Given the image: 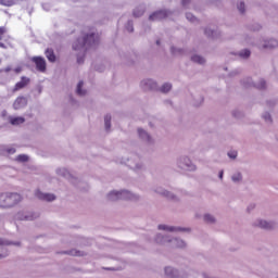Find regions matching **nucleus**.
Instances as JSON below:
<instances>
[{"label":"nucleus","instance_id":"obj_1","mask_svg":"<svg viewBox=\"0 0 278 278\" xmlns=\"http://www.w3.org/2000/svg\"><path fill=\"white\" fill-rule=\"evenodd\" d=\"M23 201V197L18 193H2L0 195V207H14Z\"/></svg>","mask_w":278,"mask_h":278},{"label":"nucleus","instance_id":"obj_2","mask_svg":"<svg viewBox=\"0 0 278 278\" xmlns=\"http://www.w3.org/2000/svg\"><path fill=\"white\" fill-rule=\"evenodd\" d=\"M99 42V36L94 35V33H91L89 35H86L83 39V42H79V39L74 42L73 49L74 51H79V49H84V47H92V45H97Z\"/></svg>","mask_w":278,"mask_h":278},{"label":"nucleus","instance_id":"obj_3","mask_svg":"<svg viewBox=\"0 0 278 278\" xmlns=\"http://www.w3.org/2000/svg\"><path fill=\"white\" fill-rule=\"evenodd\" d=\"M136 195L131 194L129 191H112L109 194V199L111 201H118V199H124V200H134Z\"/></svg>","mask_w":278,"mask_h":278},{"label":"nucleus","instance_id":"obj_4","mask_svg":"<svg viewBox=\"0 0 278 278\" xmlns=\"http://www.w3.org/2000/svg\"><path fill=\"white\" fill-rule=\"evenodd\" d=\"M31 62L36 65L39 73H45L47 71V61L42 56H33Z\"/></svg>","mask_w":278,"mask_h":278},{"label":"nucleus","instance_id":"obj_5","mask_svg":"<svg viewBox=\"0 0 278 278\" xmlns=\"http://www.w3.org/2000/svg\"><path fill=\"white\" fill-rule=\"evenodd\" d=\"M28 84H31V79L27 76H22L21 80L15 84L12 89V92H18V90H23V88H27Z\"/></svg>","mask_w":278,"mask_h":278},{"label":"nucleus","instance_id":"obj_6","mask_svg":"<svg viewBox=\"0 0 278 278\" xmlns=\"http://www.w3.org/2000/svg\"><path fill=\"white\" fill-rule=\"evenodd\" d=\"M35 195L41 201H55V195L53 193H42V191L37 190Z\"/></svg>","mask_w":278,"mask_h":278},{"label":"nucleus","instance_id":"obj_7","mask_svg":"<svg viewBox=\"0 0 278 278\" xmlns=\"http://www.w3.org/2000/svg\"><path fill=\"white\" fill-rule=\"evenodd\" d=\"M168 16V13L166 11H157L154 12L152 15H150V21H162V18H166Z\"/></svg>","mask_w":278,"mask_h":278},{"label":"nucleus","instance_id":"obj_8","mask_svg":"<svg viewBox=\"0 0 278 278\" xmlns=\"http://www.w3.org/2000/svg\"><path fill=\"white\" fill-rule=\"evenodd\" d=\"M27 105V99L25 97H18L13 103L14 110H21V108H25Z\"/></svg>","mask_w":278,"mask_h":278},{"label":"nucleus","instance_id":"obj_9","mask_svg":"<svg viewBox=\"0 0 278 278\" xmlns=\"http://www.w3.org/2000/svg\"><path fill=\"white\" fill-rule=\"evenodd\" d=\"M45 55H46V58L48 59L49 62H55V60H56L55 52L51 48H48L46 50Z\"/></svg>","mask_w":278,"mask_h":278},{"label":"nucleus","instance_id":"obj_10","mask_svg":"<svg viewBox=\"0 0 278 278\" xmlns=\"http://www.w3.org/2000/svg\"><path fill=\"white\" fill-rule=\"evenodd\" d=\"M276 47H278L277 39H270L263 46V49H276Z\"/></svg>","mask_w":278,"mask_h":278},{"label":"nucleus","instance_id":"obj_11","mask_svg":"<svg viewBox=\"0 0 278 278\" xmlns=\"http://www.w3.org/2000/svg\"><path fill=\"white\" fill-rule=\"evenodd\" d=\"M10 123L11 125H23V123H25L24 117H10Z\"/></svg>","mask_w":278,"mask_h":278},{"label":"nucleus","instance_id":"obj_12","mask_svg":"<svg viewBox=\"0 0 278 278\" xmlns=\"http://www.w3.org/2000/svg\"><path fill=\"white\" fill-rule=\"evenodd\" d=\"M139 137H141L142 140H146L147 142H151V136L142 129H138Z\"/></svg>","mask_w":278,"mask_h":278},{"label":"nucleus","instance_id":"obj_13","mask_svg":"<svg viewBox=\"0 0 278 278\" xmlns=\"http://www.w3.org/2000/svg\"><path fill=\"white\" fill-rule=\"evenodd\" d=\"M165 274L169 278H176L177 277V270L173 269V267H166L165 268Z\"/></svg>","mask_w":278,"mask_h":278},{"label":"nucleus","instance_id":"obj_14","mask_svg":"<svg viewBox=\"0 0 278 278\" xmlns=\"http://www.w3.org/2000/svg\"><path fill=\"white\" fill-rule=\"evenodd\" d=\"M112 116L111 115H106L104 117V125H105V129L106 131H110V128L112 127Z\"/></svg>","mask_w":278,"mask_h":278},{"label":"nucleus","instance_id":"obj_15","mask_svg":"<svg viewBox=\"0 0 278 278\" xmlns=\"http://www.w3.org/2000/svg\"><path fill=\"white\" fill-rule=\"evenodd\" d=\"M192 62H195L197 64H205V59L201 55H193L191 58Z\"/></svg>","mask_w":278,"mask_h":278},{"label":"nucleus","instance_id":"obj_16","mask_svg":"<svg viewBox=\"0 0 278 278\" xmlns=\"http://www.w3.org/2000/svg\"><path fill=\"white\" fill-rule=\"evenodd\" d=\"M258 227H261L262 229H273V224L265 220H261L258 223Z\"/></svg>","mask_w":278,"mask_h":278},{"label":"nucleus","instance_id":"obj_17","mask_svg":"<svg viewBox=\"0 0 278 278\" xmlns=\"http://www.w3.org/2000/svg\"><path fill=\"white\" fill-rule=\"evenodd\" d=\"M81 88H84V83L83 80H80L77 85V89L76 92L77 94H79V97H84V94H86V91L81 90Z\"/></svg>","mask_w":278,"mask_h":278},{"label":"nucleus","instance_id":"obj_18","mask_svg":"<svg viewBox=\"0 0 278 278\" xmlns=\"http://www.w3.org/2000/svg\"><path fill=\"white\" fill-rule=\"evenodd\" d=\"M4 34H5V27L1 26L0 27V40H3ZM0 48L5 49V43L0 42Z\"/></svg>","mask_w":278,"mask_h":278},{"label":"nucleus","instance_id":"obj_19","mask_svg":"<svg viewBox=\"0 0 278 278\" xmlns=\"http://www.w3.org/2000/svg\"><path fill=\"white\" fill-rule=\"evenodd\" d=\"M173 89V85L166 83L161 87V92H170Z\"/></svg>","mask_w":278,"mask_h":278},{"label":"nucleus","instance_id":"obj_20","mask_svg":"<svg viewBox=\"0 0 278 278\" xmlns=\"http://www.w3.org/2000/svg\"><path fill=\"white\" fill-rule=\"evenodd\" d=\"M159 229H162L163 231H176L177 229L174 227H168L166 225H159Z\"/></svg>","mask_w":278,"mask_h":278},{"label":"nucleus","instance_id":"obj_21","mask_svg":"<svg viewBox=\"0 0 278 278\" xmlns=\"http://www.w3.org/2000/svg\"><path fill=\"white\" fill-rule=\"evenodd\" d=\"M143 84L144 86H149L150 90H153L157 86V84L153 83V80L151 79H149L148 81H144Z\"/></svg>","mask_w":278,"mask_h":278},{"label":"nucleus","instance_id":"obj_22","mask_svg":"<svg viewBox=\"0 0 278 278\" xmlns=\"http://www.w3.org/2000/svg\"><path fill=\"white\" fill-rule=\"evenodd\" d=\"M17 162H28L29 161V156H27L26 154H20L16 157Z\"/></svg>","mask_w":278,"mask_h":278},{"label":"nucleus","instance_id":"obj_23","mask_svg":"<svg viewBox=\"0 0 278 278\" xmlns=\"http://www.w3.org/2000/svg\"><path fill=\"white\" fill-rule=\"evenodd\" d=\"M240 56L241 58H250L251 56V50L245 49V50L241 51Z\"/></svg>","mask_w":278,"mask_h":278},{"label":"nucleus","instance_id":"obj_24","mask_svg":"<svg viewBox=\"0 0 278 278\" xmlns=\"http://www.w3.org/2000/svg\"><path fill=\"white\" fill-rule=\"evenodd\" d=\"M205 223H215V218L212 215H204Z\"/></svg>","mask_w":278,"mask_h":278},{"label":"nucleus","instance_id":"obj_25","mask_svg":"<svg viewBox=\"0 0 278 278\" xmlns=\"http://www.w3.org/2000/svg\"><path fill=\"white\" fill-rule=\"evenodd\" d=\"M174 243L176 244V247L182 249V247H186V243L181 240L175 239Z\"/></svg>","mask_w":278,"mask_h":278},{"label":"nucleus","instance_id":"obj_26","mask_svg":"<svg viewBox=\"0 0 278 278\" xmlns=\"http://www.w3.org/2000/svg\"><path fill=\"white\" fill-rule=\"evenodd\" d=\"M256 88H258V90H264V88H266V80H261L258 85H256Z\"/></svg>","mask_w":278,"mask_h":278},{"label":"nucleus","instance_id":"obj_27","mask_svg":"<svg viewBox=\"0 0 278 278\" xmlns=\"http://www.w3.org/2000/svg\"><path fill=\"white\" fill-rule=\"evenodd\" d=\"M186 16H187V20L190 21L191 23H194L197 21V17H194V15H192L191 13H187Z\"/></svg>","mask_w":278,"mask_h":278},{"label":"nucleus","instance_id":"obj_28","mask_svg":"<svg viewBox=\"0 0 278 278\" xmlns=\"http://www.w3.org/2000/svg\"><path fill=\"white\" fill-rule=\"evenodd\" d=\"M228 156H230L231 160H236V157H238V152L237 151H230V152H228Z\"/></svg>","mask_w":278,"mask_h":278},{"label":"nucleus","instance_id":"obj_29","mask_svg":"<svg viewBox=\"0 0 278 278\" xmlns=\"http://www.w3.org/2000/svg\"><path fill=\"white\" fill-rule=\"evenodd\" d=\"M242 180V174H236L232 176V181H241Z\"/></svg>","mask_w":278,"mask_h":278},{"label":"nucleus","instance_id":"obj_30","mask_svg":"<svg viewBox=\"0 0 278 278\" xmlns=\"http://www.w3.org/2000/svg\"><path fill=\"white\" fill-rule=\"evenodd\" d=\"M238 10H239V12H241V14H244V2H240L238 4Z\"/></svg>","mask_w":278,"mask_h":278},{"label":"nucleus","instance_id":"obj_31","mask_svg":"<svg viewBox=\"0 0 278 278\" xmlns=\"http://www.w3.org/2000/svg\"><path fill=\"white\" fill-rule=\"evenodd\" d=\"M204 34L208 37H214V30H208L207 28L204 30Z\"/></svg>","mask_w":278,"mask_h":278},{"label":"nucleus","instance_id":"obj_32","mask_svg":"<svg viewBox=\"0 0 278 278\" xmlns=\"http://www.w3.org/2000/svg\"><path fill=\"white\" fill-rule=\"evenodd\" d=\"M264 118H265V121H270V123H273V118L270 117V113H266L264 115Z\"/></svg>","mask_w":278,"mask_h":278},{"label":"nucleus","instance_id":"obj_33","mask_svg":"<svg viewBox=\"0 0 278 278\" xmlns=\"http://www.w3.org/2000/svg\"><path fill=\"white\" fill-rule=\"evenodd\" d=\"M7 152H9L10 154H14L16 153V149L11 148V149H8Z\"/></svg>","mask_w":278,"mask_h":278},{"label":"nucleus","instance_id":"obj_34","mask_svg":"<svg viewBox=\"0 0 278 278\" xmlns=\"http://www.w3.org/2000/svg\"><path fill=\"white\" fill-rule=\"evenodd\" d=\"M134 16H142V12H134Z\"/></svg>","mask_w":278,"mask_h":278},{"label":"nucleus","instance_id":"obj_35","mask_svg":"<svg viewBox=\"0 0 278 278\" xmlns=\"http://www.w3.org/2000/svg\"><path fill=\"white\" fill-rule=\"evenodd\" d=\"M190 3V0H182V5H188Z\"/></svg>","mask_w":278,"mask_h":278},{"label":"nucleus","instance_id":"obj_36","mask_svg":"<svg viewBox=\"0 0 278 278\" xmlns=\"http://www.w3.org/2000/svg\"><path fill=\"white\" fill-rule=\"evenodd\" d=\"M77 63H78V64H84V59H79V58H78V59H77Z\"/></svg>","mask_w":278,"mask_h":278},{"label":"nucleus","instance_id":"obj_37","mask_svg":"<svg viewBox=\"0 0 278 278\" xmlns=\"http://www.w3.org/2000/svg\"><path fill=\"white\" fill-rule=\"evenodd\" d=\"M25 220H34V217L25 216Z\"/></svg>","mask_w":278,"mask_h":278},{"label":"nucleus","instance_id":"obj_38","mask_svg":"<svg viewBox=\"0 0 278 278\" xmlns=\"http://www.w3.org/2000/svg\"><path fill=\"white\" fill-rule=\"evenodd\" d=\"M71 255H81V254H80L79 252H75V253H74V252L72 251V252H71Z\"/></svg>","mask_w":278,"mask_h":278},{"label":"nucleus","instance_id":"obj_39","mask_svg":"<svg viewBox=\"0 0 278 278\" xmlns=\"http://www.w3.org/2000/svg\"><path fill=\"white\" fill-rule=\"evenodd\" d=\"M4 71H5V73H10V71H12V68L11 67H7Z\"/></svg>","mask_w":278,"mask_h":278},{"label":"nucleus","instance_id":"obj_40","mask_svg":"<svg viewBox=\"0 0 278 278\" xmlns=\"http://www.w3.org/2000/svg\"><path fill=\"white\" fill-rule=\"evenodd\" d=\"M15 73H21V67L15 68Z\"/></svg>","mask_w":278,"mask_h":278},{"label":"nucleus","instance_id":"obj_41","mask_svg":"<svg viewBox=\"0 0 278 278\" xmlns=\"http://www.w3.org/2000/svg\"><path fill=\"white\" fill-rule=\"evenodd\" d=\"M223 170L222 172H219V179H223Z\"/></svg>","mask_w":278,"mask_h":278},{"label":"nucleus","instance_id":"obj_42","mask_svg":"<svg viewBox=\"0 0 278 278\" xmlns=\"http://www.w3.org/2000/svg\"><path fill=\"white\" fill-rule=\"evenodd\" d=\"M163 194H164V197H168V191H166V192H163Z\"/></svg>","mask_w":278,"mask_h":278},{"label":"nucleus","instance_id":"obj_43","mask_svg":"<svg viewBox=\"0 0 278 278\" xmlns=\"http://www.w3.org/2000/svg\"><path fill=\"white\" fill-rule=\"evenodd\" d=\"M129 31H134V26L130 27Z\"/></svg>","mask_w":278,"mask_h":278},{"label":"nucleus","instance_id":"obj_44","mask_svg":"<svg viewBox=\"0 0 278 278\" xmlns=\"http://www.w3.org/2000/svg\"><path fill=\"white\" fill-rule=\"evenodd\" d=\"M172 53H174V54H175V48H172Z\"/></svg>","mask_w":278,"mask_h":278},{"label":"nucleus","instance_id":"obj_45","mask_svg":"<svg viewBox=\"0 0 278 278\" xmlns=\"http://www.w3.org/2000/svg\"><path fill=\"white\" fill-rule=\"evenodd\" d=\"M0 244H3V240L0 239Z\"/></svg>","mask_w":278,"mask_h":278},{"label":"nucleus","instance_id":"obj_46","mask_svg":"<svg viewBox=\"0 0 278 278\" xmlns=\"http://www.w3.org/2000/svg\"><path fill=\"white\" fill-rule=\"evenodd\" d=\"M156 45H160V40L156 41Z\"/></svg>","mask_w":278,"mask_h":278}]
</instances>
